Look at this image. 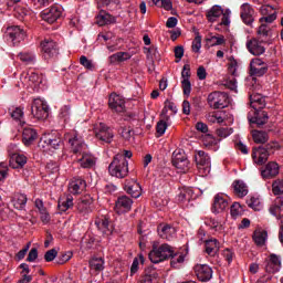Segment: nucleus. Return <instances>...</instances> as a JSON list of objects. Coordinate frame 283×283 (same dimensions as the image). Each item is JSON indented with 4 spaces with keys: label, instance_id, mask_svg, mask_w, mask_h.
<instances>
[{
    "label": "nucleus",
    "instance_id": "1",
    "mask_svg": "<svg viewBox=\"0 0 283 283\" xmlns=\"http://www.w3.org/2000/svg\"><path fill=\"white\" fill-rule=\"evenodd\" d=\"M148 258L153 264H160V262H165V260H170V265L172 269H179L182 262H185V254L178 255V253L174 252V248L171 245L164 243L159 248L153 245V250L149 252Z\"/></svg>",
    "mask_w": 283,
    "mask_h": 283
},
{
    "label": "nucleus",
    "instance_id": "2",
    "mask_svg": "<svg viewBox=\"0 0 283 283\" xmlns=\"http://www.w3.org/2000/svg\"><path fill=\"white\" fill-rule=\"evenodd\" d=\"M281 149V146L277 142H271L259 147L252 148V160L255 165H266L269 156L275 154V150Z\"/></svg>",
    "mask_w": 283,
    "mask_h": 283
},
{
    "label": "nucleus",
    "instance_id": "3",
    "mask_svg": "<svg viewBox=\"0 0 283 283\" xmlns=\"http://www.w3.org/2000/svg\"><path fill=\"white\" fill-rule=\"evenodd\" d=\"M108 174L114 178H127L129 161L123 155H116L108 166Z\"/></svg>",
    "mask_w": 283,
    "mask_h": 283
},
{
    "label": "nucleus",
    "instance_id": "4",
    "mask_svg": "<svg viewBox=\"0 0 283 283\" xmlns=\"http://www.w3.org/2000/svg\"><path fill=\"white\" fill-rule=\"evenodd\" d=\"M208 105L212 109H224L231 103L229 94L220 91H214L208 95Z\"/></svg>",
    "mask_w": 283,
    "mask_h": 283
},
{
    "label": "nucleus",
    "instance_id": "5",
    "mask_svg": "<svg viewBox=\"0 0 283 283\" xmlns=\"http://www.w3.org/2000/svg\"><path fill=\"white\" fill-rule=\"evenodd\" d=\"M31 114L38 120H45L50 116V106H48L45 101L35 98L31 104Z\"/></svg>",
    "mask_w": 283,
    "mask_h": 283
},
{
    "label": "nucleus",
    "instance_id": "6",
    "mask_svg": "<svg viewBox=\"0 0 283 283\" xmlns=\"http://www.w3.org/2000/svg\"><path fill=\"white\" fill-rule=\"evenodd\" d=\"M64 138L67 140L69 145H71L73 154H83L85 149H87L83 136L78 135L76 132L65 134Z\"/></svg>",
    "mask_w": 283,
    "mask_h": 283
},
{
    "label": "nucleus",
    "instance_id": "7",
    "mask_svg": "<svg viewBox=\"0 0 283 283\" xmlns=\"http://www.w3.org/2000/svg\"><path fill=\"white\" fill-rule=\"evenodd\" d=\"M248 120L250 125H256V127L262 128L269 123V113L262 111V107L254 108L253 116H251V113L248 114Z\"/></svg>",
    "mask_w": 283,
    "mask_h": 283
},
{
    "label": "nucleus",
    "instance_id": "8",
    "mask_svg": "<svg viewBox=\"0 0 283 283\" xmlns=\"http://www.w3.org/2000/svg\"><path fill=\"white\" fill-rule=\"evenodd\" d=\"M171 164L176 169L184 171V174L189 171V159L182 150H175L172 153Z\"/></svg>",
    "mask_w": 283,
    "mask_h": 283
},
{
    "label": "nucleus",
    "instance_id": "9",
    "mask_svg": "<svg viewBox=\"0 0 283 283\" xmlns=\"http://www.w3.org/2000/svg\"><path fill=\"white\" fill-rule=\"evenodd\" d=\"M94 134L95 138H97V140H101V143H106L107 145H109V143L114 140V132L112 130V128L103 123L95 127Z\"/></svg>",
    "mask_w": 283,
    "mask_h": 283
},
{
    "label": "nucleus",
    "instance_id": "10",
    "mask_svg": "<svg viewBox=\"0 0 283 283\" xmlns=\"http://www.w3.org/2000/svg\"><path fill=\"white\" fill-rule=\"evenodd\" d=\"M7 39L11 41L13 45H19L23 39H25V29L20 25H11L7 29Z\"/></svg>",
    "mask_w": 283,
    "mask_h": 283
},
{
    "label": "nucleus",
    "instance_id": "11",
    "mask_svg": "<svg viewBox=\"0 0 283 283\" xmlns=\"http://www.w3.org/2000/svg\"><path fill=\"white\" fill-rule=\"evenodd\" d=\"M269 72V65H266V63H264V61L255 57L252 59L250 62V70H249V74L250 76H264V74H266Z\"/></svg>",
    "mask_w": 283,
    "mask_h": 283
},
{
    "label": "nucleus",
    "instance_id": "12",
    "mask_svg": "<svg viewBox=\"0 0 283 283\" xmlns=\"http://www.w3.org/2000/svg\"><path fill=\"white\" fill-rule=\"evenodd\" d=\"M260 171L263 180H271L280 175V165L276 161H270L261 167Z\"/></svg>",
    "mask_w": 283,
    "mask_h": 283
},
{
    "label": "nucleus",
    "instance_id": "13",
    "mask_svg": "<svg viewBox=\"0 0 283 283\" xmlns=\"http://www.w3.org/2000/svg\"><path fill=\"white\" fill-rule=\"evenodd\" d=\"M108 107L115 114L125 112V98L116 93H112L108 97Z\"/></svg>",
    "mask_w": 283,
    "mask_h": 283
},
{
    "label": "nucleus",
    "instance_id": "14",
    "mask_svg": "<svg viewBox=\"0 0 283 283\" xmlns=\"http://www.w3.org/2000/svg\"><path fill=\"white\" fill-rule=\"evenodd\" d=\"M240 17L243 23L245 25H253V21H255V15L258 14L255 13V9H253V7L249 3H243L240 7Z\"/></svg>",
    "mask_w": 283,
    "mask_h": 283
},
{
    "label": "nucleus",
    "instance_id": "15",
    "mask_svg": "<svg viewBox=\"0 0 283 283\" xmlns=\"http://www.w3.org/2000/svg\"><path fill=\"white\" fill-rule=\"evenodd\" d=\"M132 205H134V200H132V198L125 195L119 196L115 202V211L122 216V213L132 211Z\"/></svg>",
    "mask_w": 283,
    "mask_h": 283
},
{
    "label": "nucleus",
    "instance_id": "16",
    "mask_svg": "<svg viewBox=\"0 0 283 283\" xmlns=\"http://www.w3.org/2000/svg\"><path fill=\"white\" fill-rule=\"evenodd\" d=\"M42 52H43V57L45 60L48 59H54L55 56L59 55V45L54 40H46L41 43Z\"/></svg>",
    "mask_w": 283,
    "mask_h": 283
},
{
    "label": "nucleus",
    "instance_id": "17",
    "mask_svg": "<svg viewBox=\"0 0 283 283\" xmlns=\"http://www.w3.org/2000/svg\"><path fill=\"white\" fill-rule=\"evenodd\" d=\"M61 7H51L41 12V17L43 21H46V23H55V21H59V19H61Z\"/></svg>",
    "mask_w": 283,
    "mask_h": 283
},
{
    "label": "nucleus",
    "instance_id": "18",
    "mask_svg": "<svg viewBox=\"0 0 283 283\" xmlns=\"http://www.w3.org/2000/svg\"><path fill=\"white\" fill-rule=\"evenodd\" d=\"M124 191L132 196V198H140L143 193V188L135 179L126 180L124 184Z\"/></svg>",
    "mask_w": 283,
    "mask_h": 283
},
{
    "label": "nucleus",
    "instance_id": "19",
    "mask_svg": "<svg viewBox=\"0 0 283 283\" xmlns=\"http://www.w3.org/2000/svg\"><path fill=\"white\" fill-rule=\"evenodd\" d=\"M95 227H97L98 231H102L104 235H112V233H114V226H112V221H109L107 217L95 219Z\"/></svg>",
    "mask_w": 283,
    "mask_h": 283
},
{
    "label": "nucleus",
    "instance_id": "20",
    "mask_svg": "<svg viewBox=\"0 0 283 283\" xmlns=\"http://www.w3.org/2000/svg\"><path fill=\"white\" fill-rule=\"evenodd\" d=\"M195 273L200 282H209L213 277V270L209 265H196Z\"/></svg>",
    "mask_w": 283,
    "mask_h": 283
},
{
    "label": "nucleus",
    "instance_id": "21",
    "mask_svg": "<svg viewBox=\"0 0 283 283\" xmlns=\"http://www.w3.org/2000/svg\"><path fill=\"white\" fill-rule=\"evenodd\" d=\"M247 48L250 54H253V56H262V54L266 52V49L262 45V42L255 38L247 42Z\"/></svg>",
    "mask_w": 283,
    "mask_h": 283
},
{
    "label": "nucleus",
    "instance_id": "22",
    "mask_svg": "<svg viewBox=\"0 0 283 283\" xmlns=\"http://www.w3.org/2000/svg\"><path fill=\"white\" fill-rule=\"evenodd\" d=\"M39 138V133H36V129L27 126L23 128L22 132V143L25 145V147H30V145H34V140Z\"/></svg>",
    "mask_w": 283,
    "mask_h": 283
},
{
    "label": "nucleus",
    "instance_id": "23",
    "mask_svg": "<svg viewBox=\"0 0 283 283\" xmlns=\"http://www.w3.org/2000/svg\"><path fill=\"white\" fill-rule=\"evenodd\" d=\"M158 235L163 238V240H174L176 235V228L171 227L167 223H161L157 228Z\"/></svg>",
    "mask_w": 283,
    "mask_h": 283
},
{
    "label": "nucleus",
    "instance_id": "24",
    "mask_svg": "<svg viewBox=\"0 0 283 283\" xmlns=\"http://www.w3.org/2000/svg\"><path fill=\"white\" fill-rule=\"evenodd\" d=\"M94 203V199L91 198L90 195L81 198L76 205V209L80 213H92V205Z\"/></svg>",
    "mask_w": 283,
    "mask_h": 283
},
{
    "label": "nucleus",
    "instance_id": "25",
    "mask_svg": "<svg viewBox=\"0 0 283 283\" xmlns=\"http://www.w3.org/2000/svg\"><path fill=\"white\" fill-rule=\"evenodd\" d=\"M222 14H224V9L221 6L214 4L206 11V19L209 23H216Z\"/></svg>",
    "mask_w": 283,
    "mask_h": 283
},
{
    "label": "nucleus",
    "instance_id": "26",
    "mask_svg": "<svg viewBox=\"0 0 283 283\" xmlns=\"http://www.w3.org/2000/svg\"><path fill=\"white\" fill-rule=\"evenodd\" d=\"M229 207V201L222 195H216L211 207L212 213H222Z\"/></svg>",
    "mask_w": 283,
    "mask_h": 283
},
{
    "label": "nucleus",
    "instance_id": "27",
    "mask_svg": "<svg viewBox=\"0 0 283 283\" xmlns=\"http://www.w3.org/2000/svg\"><path fill=\"white\" fill-rule=\"evenodd\" d=\"M195 163L198 169H202V167H209V165H211V157H209V154L203 150H196Z\"/></svg>",
    "mask_w": 283,
    "mask_h": 283
},
{
    "label": "nucleus",
    "instance_id": "28",
    "mask_svg": "<svg viewBox=\"0 0 283 283\" xmlns=\"http://www.w3.org/2000/svg\"><path fill=\"white\" fill-rule=\"evenodd\" d=\"M280 266H282V260L277 254H270V260L265 265L266 273H277L280 271Z\"/></svg>",
    "mask_w": 283,
    "mask_h": 283
},
{
    "label": "nucleus",
    "instance_id": "29",
    "mask_svg": "<svg viewBox=\"0 0 283 283\" xmlns=\"http://www.w3.org/2000/svg\"><path fill=\"white\" fill-rule=\"evenodd\" d=\"M80 156L81 158L77 160V163L82 169H92V167L96 165V159L94 156L85 153V150L84 153H81Z\"/></svg>",
    "mask_w": 283,
    "mask_h": 283
},
{
    "label": "nucleus",
    "instance_id": "30",
    "mask_svg": "<svg viewBox=\"0 0 283 283\" xmlns=\"http://www.w3.org/2000/svg\"><path fill=\"white\" fill-rule=\"evenodd\" d=\"M142 283H158V272L154 266H148L145 269L144 274L140 279Z\"/></svg>",
    "mask_w": 283,
    "mask_h": 283
},
{
    "label": "nucleus",
    "instance_id": "31",
    "mask_svg": "<svg viewBox=\"0 0 283 283\" xmlns=\"http://www.w3.org/2000/svg\"><path fill=\"white\" fill-rule=\"evenodd\" d=\"M205 249L208 255L216 258V254L220 251V242L217 239L206 240Z\"/></svg>",
    "mask_w": 283,
    "mask_h": 283
},
{
    "label": "nucleus",
    "instance_id": "32",
    "mask_svg": "<svg viewBox=\"0 0 283 283\" xmlns=\"http://www.w3.org/2000/svg\"><path fill=\"white\" fill-rule=\"evenodd\" d=\"M97 25H112V23H116V18L104 10H101L98 15L96 17Z\"/></svg>",
    "mask_w": 283,
    "mask_h": 283
},
{
    "label": "nucleus",
    "instance_id": "33",
    "mask_svg": "<svg viewBox=\"0 0 283 283\" xmlns=\"http://www.w3.org/2000/svg\"><path fill=\"white\" fill-rule=\"evenodd\" d=\"M72 207H74V198L71 195L61 197L57 201V209L60 213H65V211H67V209H72Z\"/></svg>",
    "mask_w": 283,
    "mask_h": 283
},
{
    "label": "nucleus",
    "instance_id": "34",
    "mask_svg": "<svg viewBox=\"0 0 283 283\" xmlns=\"http://www.w3.org/2000/svg\"><path fill=\"white\" fill-rule=\"evenodd\" d=\"M44 143L52 149H61L63 147V138H61V134L59 133H54L46 137Z\"/></svg>",
    "mask_w": 283,
    "mask_h": 283
},
{
    "label": "nucleus",
    "instance_id": "35",
    "mask_svg": "<svg viewBox=\"0 0 283 283\" xmlns=\"http://www.w3.org/2000/svg\"><path fill=\"white\" fill-rule=\"evenodd\" d=\"M252 138L256 145H266L269 143V133L266 130H252Z\"/></svg>",
    "mask_w": 283,
    "mask_h": 283
},
{
    "label": "nucleus",
    "instance_id": "36",
    "mask_svg": "<svg viewBox=\"0 0 283 283\" xmlns=\"http://www.w3.org/2000/svg\"><path fill=\"white\" fill-rule=\"evenodd\" d=\"M233 190L235 196H238V198H244V196H247V193H249V189H247V184H244V181L242 180H235L232 184Z\"/></svg>",
    "mask_w": 283,
    "mask_h": 283
},
{
    "label": "nucleus",
    "instance_id": "37",
    "mask_svg": "<svg viewBox=\"0 0 283 283\" xmlns=\"http://www.w3.org/2000/svg\"><path fill=\"white\" fill-rule=\"evenodd\" d=\"M252 238L256 247H264V244H266V238H269V233L266 230H255Z\"/></svg>",
    "mask_w": 283,
    "mask_h": 283
},
{
    "label": "nucleus",
    "instance_id": "38",
    "mask_svg": "<svg viewBox=\"0 0 283 283\" xmlns=\"http://www.w3.org/2000/svg\"><path fill=\"white\" fill-rule=\"evenodd\" d=\"M18 59H20L24 65H34L36 63V54L33 52H20Z\"/></svg>",
    "mask_w": 283,
    "mask_h": 283
},
{
    "label": "nucleus",
    "instance_id": "39",
    "mask_svg": "<svg viewBox=\"0 0 283 283\" xmlns=\"http://www.w3.org/2000/svg\"><path fill=\"white\" fill-rule=\"evenodd\" d=\"M91 271H95V273H101L105 269V260L103 258H93L88 262Z\"/></svg>",
    "mask_w": 283,
    "mask_h": 283
},
{
    "label": "nucleus",
    "instance_id": "40",
    "mask_svg": "<svg viewBox=\"0 0 283 283\" xmlns=\"http://www.w3.org/2000/svg\"><path fill=\"white\" fill-rule=\"evenodd\" d=\"M193 188L184 187L178 195L179 202H190L193 198Z\"/></svg>",
    "mask_w": 283,
    "mask_h": 283
},
{
    "label": "nucleus",
    "instance_id": "41",
    "mask_svg": "<svg viewBox=\"0 0 283 283\" xmlns=\"http://www.w3.org/2000/svg\"><path fill=\"white\" fill-rule=\"evenodd\" d=\"M132 59V54L127 52H117L108 57L111 64L114 63H123L125 61H129Z\"/></svg>",
    "mask_w": 283,
    "mask_h": 283
},
{
    "label": "nucleus",
    "instance_id": "42",
    "mask_svg": "<svg viewBox=\"0 0 283 283\" xmlns=\"http://www.w3.org/2000/svg\"><path fill=\"white\" fill-rule=\"evenodd\" d=\"M85 187H87V184L85 182L84 179H75L73 182L70 184V192L71 193H78L80 191H83V189H85Z\"/></svg>",
    "mask_w": 283,
    "mask_h": 283
},
{
    "label": "nucleus",
    "instance_id": "43",
    "mask_svg": "<svg viewBox=\"0 0 283 283\" xmlns=\"http://www.w3.org/2000/svg\"><path fill=\"white\" fill-rule=\"evenodd\" d=\"M12 202L14 209H18V211H23L25 209V205H28V197L23 193L17 195Z\"/></svg>",
    "mask_w": 283,
    "mask_h": 283
},
{
    "label": "nucleus",
    "instance_id": "44",
    "mask_svg": "<svg viewBox=\"0 0 283 283\" xmlns=\"http://www.w3.org/2000/svg\"><path fill=\"white\" fill-rule=\"evenodd\" d=\"M13 159L15 160V165L12 166L13 169H23L28 164V157L25 155L14 154Z\"/></svg>",
    "mask_w": 283,
    "mask_h": 283
},
{
    "label": "nucleus",
    "instance_id": "45",
    "mask_svg": "<svg viewBox=\"0 0 283 283\" xmlns=\"http://www.w3.org/2000/svg\"><path fill=\"white\" fill-rule=\"evenodd\" d=\"M145 264V256H143V254H139V259L135 258L133 260L132 266H130V275H136V273H138V266L139 264Z\"/></svg>",
    "mask_w": 283,
    "mask_h": 283
},
{
    "label": "nucleus",
    "instance_id": "46",
    "mask_svg": "<svg viewBox=\"0 0 283 283\" xmlns=\"http://www.w3.org/2000/svg\"><path fill=\"white\" fill-rule=\"evenodd\" d=\"M272 193H274V196H282V193H283V179H276L272 182Z\"/></svg>",
    "mask_w": 283,
    "mask_h": 283
},
{
    "label": "nucleus",
    "instance_id": "47",
    "mask_svg": "<svg viewBox=\"0 0 283 283\" xmlns=\"http://www.w3.org/2000/svg\"><path fill=\"white\" fill-rule=\"evenodd\" d=\"M220 143V139L213 137L211 134H206L203 137V145L206 147H216Z\"/></svg>",
    "mask_w": 283,
    "mask_h": 283
},
{
    "label": "nucleus",
    "instance_id": "48",
    "mask_svg": "<svg viewBox=\"0 0 283 283\" xmlns=\"http://www.w3.org/2000/svg\"><path fill=\"white\" fill-rule=\"evenodd\" d=\"M74 254L72 253V251H67V252H62L56 260V264H65V262H70V260H72V256Z\"/></svg>",
    "mask_w": 283,
    "mask_h": 283
},
{
    "label": "nucleus",
    "instance_id": "49",
    "mask_svg": "<svg viewBox=\"0 0 283 283\" xmlns=\"http://www.w3.org/2000/svg\"><path fill=\"white\" fill-rule=\"evenodd\" d=\"M28 14H30V10H28L23 7H18L14 9V17H17V19H19L20 21L25 19V17H28Z\"/></svg>",
    "mask_w": 283,
    "mask_h": 283
},
{
    "label": "nucleus",
    "instance_id": "50",
    "mask_svg": "<svg viewBox=\"0 0 283 283\" xmlns=\"http://www.w3.org/2000/svg\"><path fill=\"white\" fill-rule=\"evenodd\" d=\"M181 87H182L184 96H187V98H189L191 94V81H189V78L182 80Z\"/></svg>",
    "mask_w": 283,
    "mask_h": 283
},
{
    "label": "nucleus",
    "instance_id": "51",
    "mask_svg": "<svg viewBox=\"0 0 283 283\" xmlns=\"http://www.w3.org/2000/svg\"><path fill=\"white\" fill-rule=\"evenodd\" d=\"M156 132H157V138L159 136H165V132H167V122L165 120H159L156 126Z\"/></svg>",
    "mask_w": 283,
    "mask_h": 283
},
{
    "label": "nucleus",
    "instance_id": "52",
    "mask_svg": "<svg viewBox=\"0 0 283 283\" xmlns=\"http://www.w3.org/2000/svg\"><path fill=\"white\" fill-rule=\"evenodd\" d=\"M247 205L250 209H253L254 211H260V199L251 197L247 200Z\"/></svg>",
    "mask_w": 283,
    "mask_h": 283
},
{
    "label": "nucleus",
    "instance_id": "53",
    "mask_svg": "<svg viewBox=\"0 0 283 283\" xmlns=\"http://www.w3.org/2000/svg\"><path fill=\"white\" fill-rule=\"evenodd\" d=\"M231 134H233V128L221 127L217 129V136H219V138H227L231 136Z\"/></svg>",
    "mask_w": 283,
    "mask_h": 283
},
{
    "label": "nucleus",
    "instance_id": "54",
    "mask_svg": "<svg viewBox=\"0 0 283 283\" xmlns=\"http://www.w3.org/2000/svg\"><path fill=\"white\" fill-rule=\"evenodd\" d=\"M230 213H231L232 218H238V216H240L242 213V206L239 202H234L230 207Z\"/></svg>",
    "mask_w": 283,
    "mask_h": 283
},
{
    "label": "nucleus",
    "instance_id": "55",
    "mask_svg": "<svg viewBox=\"0 0 283 283\" xmlns=\"http://www.w3.org/2000/svg\"><path fill=\"white\" fill-rule=\"evenodd\" d=\"M167 108L170 109L174 114H178V107L174 102H170L169 99L165 101V107L163 108V114H167Z\"/></svg>",
    "mask_w": 283,
    "mask_h": 283
},
{
    "label": "nucleus",
    "instance_id": "56",
    "mask_svg": "<svg viewBox=\"0 0 283 283\" xmlns=\"http://www.w3.org/2000/svg\"><path fill=\"white\" fill-rule=\"evenodd\" d=\"M59 255V252L56 249L48 250L44 254L45 262H54V259Z\"/></svg>",
    "mask_w": 283,
    "mask_h": 283
},
{
    "label": "nucleus",
    "instance_id": "57",
    "mask_svg": "<svg viewBox=\"0 0 283 283\" xmlns=\"http://www.w3.org/2000/svg\"><path fill=\"white\" fill-rule=\"evenodd\" d=\"M139 237V248L144 251L147 248V235L143 234V229L139 227L137 230Z\"/></svg>",
    "mask_w": 283,
    "mask_h": 283
},
{
    "label": "nucleus",
    "instance_id": "58",
    "mask_svg": "<svg viewBox=\"0 0 283 283\" xmlns=\"http://www.w3.org/2000/svg\"><path fill=\"white\" fill-rule=\"evenodd\" d=\"M29 81H31V83H34V85H43V75H39L38 73H32L29 76Z\"/></svg>",
    "mask_w": 283,
    "mask_h": 283
},
{
    "label": "nucleus",
    "instance_id": "59",
    "mask_svg": "<svg viewBox=\"0 0 283 283\" xmlns=\"http://www.w3.org/2000/svg\"><path fill=\"white\" fill-rule=\"evenodd\" d=\"M80 63L81 65H83V67H85L86 70H94V64L92 63L91 60L87 59V56L82 55L80 57Z\"/></svg>",
    "mask_w": 283,
    "mask_h": 283
},
{
    "label": "nucleus",
    "instance_id": "60",
    "mask_svg": "<svg viewBox=\"0 0 283 283\" xmlns=\"http://www.w3.org/2000/svg\"><path fill=\"white\" fill-rule=\"evenodd\" d=\"M270 33H271V30H269V25L262 22L258 29L259 36H269Z\"/></svg>",
    "mask_w": 283,
    "mask_h": 283
},
{
    "label": "nucleus",
    "instance_id": "61",
    "mask_svg": "<svg viewBox=\"0 0 283 283\" xmlns=\"http://www.w3.org/2000/svg\"><path fill=\"white\" fill-rule=\"evenodd\" d=\"M157 8H163L164 10L169 12L170 10H174V3L171 2V0H161Z\"/></svg>",
    "mask_w": 283,
    "mask_h": 283
},
{
    "label": "nucleus",
    "instance_id": "62",
    "mask_svg": "<svg viewBox=\"0 0 283 283\" xmlns=\"http://www.w3.org/2000/svg\"><path fill=\"white\" fill-rule=\"evenodd\" d=\"M156 176H158L159 178H167V176H169V168L167 167L157 168Z\"/></svg>",
    "mask_w": 283,
    "mask_h": 283
},
{
    "label": "nucleus",
    "instance_id": "63",
    "mask_svg": "<svg viewBox=\"0 0 283 283\" xmlns=\"http://www.w3.org/2000/svg\"><path fill=\"white\" fill-rule=\"evenodd\" d=\"M210 41L212 42L211 45H224L226 40H224V35H220V36H216L213 35Z\"/></svg>",
    "mask_w": 283,
    "mask_h": 283
},
{
    "label": "nucleus",
    "instance_id": "64",
    "mask_svg": "<svg viewBox=\"0 0 283 283\" xmlns=\"http://www.w3.org/2000/svg\"><path fill=\"white\" fill-rule=\"evenodd\" d=\"M60 118L67 120L70 118V106H63L60 109Z\"/></svg>",
    "mask_w": 283,
    "mask_h": 283
}]
</instances>
